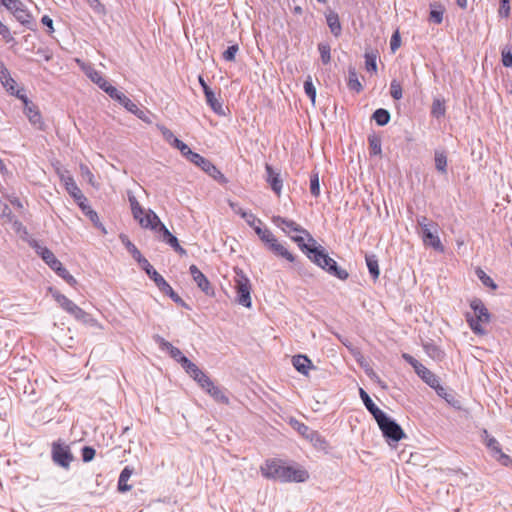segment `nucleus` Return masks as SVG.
I'll return each mask as SVG.
<instances>
[{
    "instance_id": "nucleus-1",
    "label": "nucleus",
    "mask_w": 512,
    "mask_h": 512,
    "mask_svg": "<svg viewBox=\"0 0 512 512\" xmlns=\"http://www.w3.org/2000/svg\"><path fill=\"white\" fill-rule=\"evenodd\" d=\"M291 239L297 243L298 247L316 265L341 280H346L348 278V272L345 269L340 268L336 261L325 253L321 246L317 247L315 246L316 244H313L312 242L305 243L304 237L301 235L291 236Z\"/></svg>"
},
{
    "instance_id": "nucleus-2",
    "label": "nucleus",
    "mask_w": 512,
    "mask_h": 512,
    "mask_svg": "<svg viewBox=\"0 0 512 512\" xmlns=\"http://www.w3.org/2000/svg\"><path fill=\"white\" fill-rule=\"evenodd\" d=\"M261 473L265 478L280 482H305L309 474L305 469L285 466L279 460H267L261 466Z\"/></svg>"
},
{
    "instance_id": "nucleus-3",
    "label": "nucleus",
    "mask_w": 512,
    "mask_h": 512,
    "mask_svg": "<svg viewBox=\"0 0 512 512\" xmlns=\"http://www.w3.org/2000/svg\"><path fill=\"white\" fill-rule=\"evenodd\" d=\"M416 222L421 228V236L425 246H430L438 252H444V246L438 236V224L426 216H417Z\"/></svg>"
},
{
    "instance_id": "nucleus-4",
    "label": "nucleus",
    "mask_w": 512,
    "mask_h": 512,
    "mask_svg": "<svg viewBox=\"0 0 512 512\" xmlns=\"http://www.w3.org/2000/svg\"><path fill=\"white\" fill-rule=\"evenodd\" d=\"M375 420L381 429L383 436L388 441L398 442L405 437V433L401 426L396 423L395 420L390 418L385 412H383Z\"/></svg>"
},
{
    "instance_id": "nucleus-5",
    "label": "nucleus",
    "mask_w": 512,
    "mask_h": 512,
    "mask_svg": "<svg viewBox=\"0 0 512 512\" xmlns=\"http://www.w3.org/2000/svg\"><path fill=\"white\" fill-rule=\"evenodd\" d=\"M470 307L473 309L476 319L467 316V321L470 328L475 334L483 335L485 330L482 328L481 323H488L490 321V313L485 307L484 303L480 299H473L470 303Z\"/></svg>"
},
{
    "instance_id": "nucleus-6",
    "label": "nucleus",
    "mask_w": 512,
    "mask_h": 512,
    "mask_svg": "<svg viewBox=\"0 0 512 512\" xmlns=\"http://www.w3.org/2000/svg\"><path fill=\"white\" fill-rule=\"evenodd\" d=\"M128 201L130 203L134 219L142 228H148V226H151V221H158V216L156 213L152 210L145 211V209H143L139 204L134 194L130 191L128 192Z\"/></svg>"
},
{
    "instance_id": "nucleus-7",
    "label": "nucleus",
    "mask_w": 512,
    "mask_h": 512,
    "mask_svg": "<svg viewBox=\"0 0 512 512\" xmlns=\"http://www.w3.org/2000/svg\"><path fill=\"white\" fill-rule=\"evenodd\" d=\"M235 288L237 292V302L244 307H251V285L248 277L242 270L236 271Z\"/></svg>"
},
{
    "instance_id": "nucleus-8",
    "label": "nucleus",
    "mask_w": 512,
    "mask_h": 512,
    "mask_svg": "<svg viewBox=\"0 0 512 512\" xmlns=\"http://www.w3.org/2000/svg\"><path fill=\"white\" fill-rule=\"evenodd\" d=\"M16 97L23 102V111L29 122L38 130L44 129V121L37 106L24 93L17 91Z\"/></svg>"
},
{
    "instance_id": "nucleus-9",
    "label": "nucleus",
    "mask_w": 512,
    "mask_h": 512,
    "mask_svg": "<svg viewBox=\"0 0 512 512\" xmlns=\"http://www.w3.org/2000/svg\"><path fill=\"white\" fill-rule=\"evenodd\" d=\"M403 359L409 363L415 370L416 374L431 388L438 386L439 378L431 372L428 368H426L422 363L416 360L410 354L404 353Z\"/></svg>"
},
{
    "instance_id": "nucleus-10",
    "label": "nucleus",
    "mask_w": 512,
    "mask_h": 512,
    "mask_svg": "<svg viewBox=\"0 0 512 512\" xmlns=\"http://www.w3.org/2000/svg\"><path fill=\"white\" fill-rule=\"evenodd\" d=\"M143 270L147 275L155 282L159 290L168 295L175 303L183 304L181 297L172 289V287L166 282V280L153 268L149 263L148 267H144Z\"/></svg>"
},
{
    "instance_id": "nucleus-11",
    "label": "nucleus",
    "mask_w": 512,
    "mask_h": 512,
    "mask_svg": "<svg viewBox=\"0 0 512 512\" xmlns=\"http://www.w3.org/2000/svg\"><path fill=\"white\" fill-rule=\"evenodd\" d=\"M191 163L195 164L205 173H207L213 179L219 182H226L225 176L220 172V170L207 158H204L200 154L192 155Z\"/></svg>"
},
{
    "instance_id": "nucleus-12",
    "label": "nucleus",
    "mask_w": 512,
    "mask_h": 512,
    "mask_svg": "<svg viewBox=\"0 0 512 512\" xmlns=\"http://www.w3.org/2000/svg\"><path fill=\"white\" fill-rule=\"evenodd\" d=\"M272 222L280 227L285 233L290 234V232H297L301 234H305L308 238V242H312L313 244H316V240L311 236V234L302 228L300 225H298L293 220H289L286 218H283L281 216H274L272 218Z\"/></svg>"
},
{
    "instance_id": "nucleus-13",
    "label": "nucleus",
    "mask_w": 512,
    "mask_h": 512,
    "mask_svg": "<svg viewBox=\"0 0 512 512\" xmlns=\"http://www.w3.org/2000/svg\"><path fill=\"white\" fill-rule=\"evenodd\" d=\"M29 245L53 271L61 264V262L55 257L54 253L47 247L42 246L37 240H30Z\"/></svg>"
},
{
    "instance_id": "nucleus-14",
    "label": "nucleus",
    "mask_w": 512,
    "mask_h": 512,
    "mask_svg": "<svg viewBox=\"0 0 512 512\" xmlns=\"http://www.w3.org/2000/svg\"><path fill=\"white\" fill-rule=\"evenodd\" d=\"M190 274L197 284V286L208 296L214 295V290L207 279V277L199 270L196 265H191L189 268Z\"/></svg>"
},
{
    "instance_id": "nucleus-15",
    "label": "nucleus",
    "mask_w": 512,
    "mask_h": 512,
    "mask_svg": "<svg viewBox=\"0 0 512 512\" xmlns=\"http://www.w3.org/2000/svg\"><path fill=\"white\" fill-rule=\"evenodd\" d=\"M53 460L62 467L67 468L73 459L68 446L61 444H53L52 448Z\"/></svg>"
},
{
    "instance_id": "nucleus-16",
    "label": "nucleus",
    "mask_w": 512,
    "mask_h": 512,
    "mask_svg": "<svg viewBox=\"0 0 512 512\" xmlns=\"http://www.w3.org/2000/svg\"><path fill=\"white\" fill-rule=\"evenodd\" d=\"M265 170L267 183L270 185L275 194L280 196L283 187V180L280 177V173L276 172L269 164L265 165Z\"/></svg>"
},
{
    "instance_id": "nucleus-17",
    "label": "nucleus",
    "mask_w": 512,
    "mask_h": 512,
    "mask_svg": "<svg viewBox=\"0 0 512 512\" xmlns=\"http://www.w3.org/2000/svg\"><path fill=\"white\" fill-rule=\"evenodd\" d=\"M155 342L159 345L161 350H166L169 352L171 358H173L175 361L182 364V360L186 359L187 357L182 354L180 349L177 347H174L170 342L165 340L163 337L159 335L154 336Z\"/></svg>"
},
{
    "instance_id": "nucleus-18",
    "label": "nucleus",
    "mask_w": 512,
    "mask_h": 512,
    "mask_svg": "<svg viewBox=\"0 0 512 512\" xmlns=\"http://www.w3.org/2000/svg\"><path fill=\"white\" fill-rule=\"evenodd\" d=\"M120 239L122 244L128 250V252L132 255V257L138 262V264L143 269L144 267L149 266V261L142 256L139 249L130 241V239L126 235H120Z\"/></svg>"
},
{
    "instance_id": "nucleus-19",
    "label": "nucleus",
    "mask_w": 512,
    "mask_h": 512,
    "mask_svg": "<svg viewBox=\"0 0 512 512\" xmlns=\"http://www.w3.org/2000/svg\"><path fill=\"white\" fill-rule=\"evenodd\" d=\"M98 88L102 89L105 93L109 95L113 100L117 101L121 104L124 101L126 95L119 91L116 87L110 84L104 78L98 76Z\"/></svg>"
},
{
    "instance_id": "nucleus-20",
    "label": "nucleus",
    "mask_w": 512,
    "mask_h": 512,
    "mask_svg": "<svg viewBox=\"0 0 512 512\" xmlns=\"http://www.w3.org/2000/svg\"><path fill=\"white\" fill-rule=\"evenodd\" d=\"M61 181L65 185V188H66L67 192L76 201H80L81 199H83V194H82L81 190L78 188V186L76 185L74 179L70 175L62 174L61 175Z\"/></svg>"
},
{
    "instance_id": "nucleus-21",
    "label": "nucleus",
    "mask_w": 512,
    "mask_h": 512,
    "mask_svg": "<svg viewBox=\"0 0 512 512\" xmlns=\"http://www.w3.org/2000/svg\"><path fill=\"white\" fill-rule=\"evenodd\" d=\"M294 368L303 375H308L309 370L313 368L311 360L306 355H296L292 358Z\"/></svg>"
},
{
    "instance_id": "nucleus-22",
    "label": "nucleus",
    "mask_w": 512,
    "mask_h": 512,
    "mask_svg": "<svg viewBox=\"0 0 512 512\" xmlns=\"http://www.w3.org/2000/svg\"><path fill=\"white\" fill-rule=\"evenodd\" d=\"M204 94L206 102L211 107V109L218 115H224L222 103L216 98L214 92L210 89V87H205Z\"/></svg>"
},
{
    "instance_id": "nucleus-23",
    "label": "nucleus",
    "mask_w": 512,
    "mask_h": 512,
    "mask_svg": "<svg viewBox=\"0 0 512 512\" xmlns=\"http://www.w3.org/2000/svg\"><path fill=\"white\" fill-rule=\"evenodd\" d=\"M326 22L328 27L330 28L331 33L338 37L341 34L342 27L340 24L339 16L336 12L330 11L326 15Z\"/></svg>"
},
{
    "instance_id": "nucleus-24",
    "label": "nucleus",
    "mask_w": 512,
    "mask_h": 512,
    "mask_svg": "<svg viewBox=\"0 0 512 512\" xmlns=\"http://www.w3.org/2000/svg\"><path fill=\"white\" fill-rule=\"evenodd\" d=\"M359 395L366 409L373 415L374 419L383 413V411L374 404L370 396L362 388L359 389Z\"/></svg>"
},
{
    "instance_id": "nucleus-25",
    "label": "nucleus",
    "mask_w": 512,
    "mask_h": 512,
    "mask_svg": "<svg viewBox=\"0 0 512 512\" xmlns=\"http://www.w3.org/2000/svg\"><path fill=\"white\" fill-rule=\"evenodd\" d=\"M147 229H151L155 231L158 234V238L161 241H166L170 236H172V233L168 230V228L160 221L158 218V221L155 220L151 221V226H148Z\"/></svg>"
},
{
    "instance_id": "nucleus-26",
    "label": "nucleus",
    "mask_w": 512,
    "mask_h": 512,
    "mask_svg": "<svg viewBox=\"0 0 512 512\" xmlns=\"http://www.w3.org/2000/svg\"><path fill=\"white\" fill-rule=\"evenodd\" d=\"M133 474V468L126 466L120 473L118 480V490L120 492H127L131 490V485H128V480Z\"/></svg>"
},
{
    "instance_id": "nucleus-27",
    "label": "nucleus",
    "mask_w": 512,
    "mask_h": 512,
    "mask_svg": "<svg viewBox=\"0 0 512 512\" xmlns=\"http://www.w3.org/2000/svg\"><path fill=\"white\" fill-rule=\"evenodd\" d=\"M482 439L486 445V447L491 451L492 456L500 453L502 451L500 443L491 435H489L487 430H483Z\"/></svg>"
},
{
    "instance_id": "nucleus-28",
    "label": "nucleus",
    "mask_w": 512,
    "mask_h": 512,
    "mask_svg": "<svg viewBox=\"0 0 512 512\" xmlns=\"http://www.w3.org/2000/svg\"><path fill=\"white\" fill-rule=\"evenodd\" d=\"M269 249L276 255L285 258L289 262L295 261L293 254H291L282 244H280L277 239L269 246Z\"/></svg>"
},
{
    "instance_id": "nucleus-29",
    "label": "nucleus",
    "mask_w": 512,
    "mask_h": 512,
    "mask_svg": "<svg viewBox=\"0 0 512 512\" xmlns=\"http://www.w3.org/2000/svg\"><path fill=\"white\" fill-rule=\"evenodd\" d=\"M0 82L2 86L5 88V90L11 95L16 96L17 91L23 93L22 89H16L17 82L11 77L10 73H7L6 75L2 76L0 78Z\"/></svg>"
},
{
    "instance_id": "nucleus-30",
    "label": "nucleus",
    "mask_w": 512,
    "mask_h": 512,
    "mask_svg": "<svg viewBox=\"0 0 512 512\" xmlns=\"http://www.w3.org/2000/svg\"><path fill=\"white\" fill-rule=\"evenodd\" d=\"M120 105L125 107L129 112L136 115L139 119L148 121L146 113L143 110L139 109L138 106L135 103H133L127 96L125 97L124 101L121 102Z\"/></svg>"
},
{
    "instance_id": "nucleus-31",
    "label": "nucleus",
    "mask_w": 512,
    "mask_h": 512,
    "mask_svg": "<svg viewBox=\"0 0 512 512\" xmlns=\"http://www.w3.org/2000/svg\"><path fill=\"white\" fill-rule=\"evenodd\" d=\"M66 311L70 313L75 319L83 321L84 323L92 320L91 316L79 308L74 302L69 305Z\"/></svg>"
},
{
    "instance_id": "nucleus-32",
    "label": "nucleus",
    "mask_w": 512,
    "mask_h": 512,
    "mask_svg": "<svg viewBox=\"0 0 512 512\" xmlns=\"http://www.w3.org/2000/svg\"><path fill=\"white\" fill-rule=\"evenodd\" d=\"M66 311L70 313L75 319L83 321L84 323L92 320L91 316L79 308L74 302L69 305Z\"/></svg>"
},
{
    "instance_id": "nucleus-33",
    "label": "nucleus",
    "mask_w": 512,
    "mask_h": 512,
    "mask_svg": "<svg viewBox=\"0 0 512 512\" xmlns=\"http://www.w3.org/2000/svg\"><path fill=\"white\" fill-rule=\"evenodd\" d=\"M365 260H366V264H367V267H368L371 277L374 280L378 279L380 270H379L378 259H377L376 255H374V254L366 255Z\"/></svg>"
},
{
    "instance_id": "nucleus-34",
    "label": "nucleus",
    "mask_w": 512,
    "mask_h": 512,
    "mask_svg": "<svg viewBox=\"0 0 512 512\" xmlns=\"http://www.w3.org/2000/svg\"><path fill=\"white\" fill-rule=\"evenodd\" d=\"M372 119L379 125L385 126L390 121V113L388 110L379 108L374 111Z\"/></svg>"
},
{
    "instance_id": "nucleus-35",
    "label": "nucleus",
    "mask_w": 512,
    "mask_h": 512,
    "mask_svg": "<svg viewBox=\"0 0 512 512\" xmlns=\"http://www.w3.org/2000/svg\"><path fill=\"white\" fill-rule=\"evenodd\" d=\"M255 233L259 236V238L268 245V247L275 242L276 238L272 234V232L267 228H262L261 226L255 227Z\"/></svg>"
},
{
    "instance_id": "nucleus-36",
    "label": "nucleus",
    "mask_w": 512,
    "mask_h": 512,
    "mask_svg": "<svg viewBox=\"0 0 512 512\" xmlns=\"http://www.w3.org/2000/svg\"><path fill=\"white\" fill-rule=\"evenodd\" d=\"M348 87L351 90H354L356 92H360L362 90V84L360 83L358 79L357 72L355 68L350 67L348 70Z\"/></svg>"
},
{
    "instance_id": "nucleus-37",
    "label": "nucleus",
    "mask_w": 512,
    "mask_h": 512,
    "mask_svg": "<svg viewBox=\"0 0 512 512\" xmlns=\"http://www.w3.org/2000/svg\"><path fill=\"white\" fill-rule=\"evenodd\" d=\"M444 8L441 5L431 4L429 20L435 24H441L443 21Z\"/></svg>"
},
{
    "instance_id": "nucleus-38",
    "label": "nucleus",
    "mask_w": 512,
    "mask_h": 512,
    "mask_svg": "<svg viewBox=\"0 0 512 512\" xmlns=\"http://www.w3.org/2000/svg\"><path fill=\"white\" fill-rule=\"evenodd\" d=\"M446 108L443 100L436 98L433 100L431 114L435 118H441L445 115Z\"/></svg>"
},
{
    "instance_id": "nucleus-39",
    "label": "nucleus",
    "mask_w": 512,
    "mask_h": 512,
    "mask_svg": "<svg viewBox=\"0 0 512 512\" xmlns=\"http://www.w3.org/2000/svg\"><path fill=\"white\" fill-rule=\"evenodd\" d=\"M370 153L373 155H380L382 153L381 138L375 134L368 137Z\"/></svg>"
},
{
    "instance_id": "nucleus-40",
    "label": "nucleus",
    "mask_w": 512,
    "mask_h": 512,
    "mask_svg": "<svg viewBox=\"0 0 512 512\" xmlns=\"http://www.w3.org/2000/svg\"><path fill=\"white\" fill-rule=\"evenodd\" d=\"M208 394L218 403H229V398L225 395L224 391L216 385H214V387L211 389V392H208Z\"/></svg>"
},
{
    "instance_id": "nucleus-41",
    "label": "nucleus",
    "mask_w": 512,
    "mask_h": 512,
    "mask_svg": "<svg viewBox=\"0 0 512 512\" xmlns=\"http://www.w3.org/2000/svg\"><path fill=\"white\" fill-rule=\"evenodd\" d=\"M59 277L65 280L69 285L74 286L76 279L63 267L62 263L54 270Z\"/></svg>"
},
{
    "instance_id": "nucleus-42",
    "label": "nucleus",
    "mask_w": 512,
    "mask_h": 512,
    "mask_svg": "<svg viewBox=\"0 0 512 512\" xmlns=\"http://www.w3.org/2000/svg\"><path fill=\"white\" fill-rule=\"evenodd\" d=\"M310 192L314 197L320 195L319 173L313 171L310 176Z\"/></svg>"
},
{
    "instance_id": "nucleus-43",
    "label": "nucleus",
    "mask_w": 512,
    "mask_h": 512,
    "mask_svg": "<svg viewBox=\"0 0 512 512\" xmlns=\"http://www.w3.org/2000/svg\"><path fill=\"white\" fill-rule=\"evenodd\" d=\"M377 54L374 52H366L365 53V67L366 70L369 72H376L377 71V64H376Z\"/></svg>"
},
{
    "instance_id": "nucleus-44",
    "label": "nucleus",
    "mask_w": 512,
    "mask_h": 512,
    "mask_svg": "<svg viewBox=\"0 0 512 512\" xmlns=\"http://www.w3.org/2000/svg\"><path fill=\"white\" fill-rule=\"evenodd\" d=\"M292 427L298 431L299 434H301L306 439H309L310 433L313 432L307 425H305L302 422H299L298 420H292L291 421Z\"/></svg>"
},
{
    "instance_id": "nucleus-45",
    "label": "nucleus",
    "mask_w": 512,
    "mask_h": 512,
    "mask_svg": "<svg viewBox=\"0 0 512 512\" xmlns=\"http://www.w3.org/2000/svg\"><path fill=\"white\" fill-rule=\"evenodd\" d=\"M318 50L320 52L321 61L323 64H328L331 61V48L328 43H319Z\"/></svg>"
},
{
    "instance_id": "nucleus-46",
    "label": "nucleus",
    "mask_w": 512,
    "mask_h": 512,
    "mask_svg": "<svg viewBox=\"0 0 512 512\" xmlns=\"http://www.w3.org/2000/svg\"><path fill=\"white\" fill-rule=\"evenodd\" d=\"M304 90L306 95L311 99L312 103H315L316 88L312 82L311 76H308L304 82Z\"/></svg>"
},
{
    "instance_id": "nucleus-47",
    "label": "nucleus",
    "mask_w": 512,
    "mask_h": 512,
    "mask_svg": "<svg viewBox=\"0 0 512 512\" xmlns=\"http://www.w3.org/2000/svg\"><path fill=\"white\" fill-rule=\"evenodd\" d=\"M435 166L436 169L445 174L447 172V157L443 153H436L435 154Z\"/></svg>"
},
{
    "instance_id": "nucleus-48",
    "label": "nucleus",
    "mask_w": 512,
    "mask_h": 512,
    "mask_svg": "<svg viewBox=\"0 0 512 512\" xmlns=\"http://www.w3.org/2000/svg\"><path fill=\"white\" fill-rule=\"evenodd\" d=\"M476 274H477L478 278L481 280L483 285H485L486 287H489L493 290H495L497 288V285L495 284L493 279L490 276H488L483 270L478 269L476 271Z\"/></svg>"
},
{
    "instance_id": "nucleus-49",
    "label": "nucleus",
    "mask_w": 512,
    "mask_h": 512,
    "mask_svg": "<svg viewBox=\"0 0 512 512\" xmlns=\"http://www.w3.org/2000/svg\"><path fill=\"white\" fill-rule=\"evenodd\" d=\"M76 63L79 65V67L84 71V73L88 76V78L91 79L92 82L96 83V72L94 69L87 65L84 61L80 59H75Z\"/></svg>"
},
{
    "instance_id": "nucleus-50",
    "label": "nucleus",
    "mask_w": 512,
    "mask_h": 512,
    "mask_svg": "<svg viewBox=\"0 0 512 512\" xmlns=\"http://www.w3.org/2000/svg\"><path fill=\"white\" fill-rule=\"evenodd\" d=\"M242 218L247 222V224L252 227L255 230V227L261 226L262 221L258 219L253 213L251 212H243Z\"/></svg>"
},
{
    "instance_id": "nucleus-51",
    "label": "nucleus",
    "mask_w": 512,
    "mask_h": 512,
    "mask_svg": "<svg viewBox=\"0 0 512 512\" xmlns=\"http://www.w3.org/2000/svg\"><path fill=\"white\" fill-rule=\"evenodd\" d=\"M164 243L171 246L180 255H186L187 251L179 244L178 239L172 234Z\"/></svg>"
},
{
    "instance_id": "nucleus-52",
    "label": "nucleus",
    "mask_w": 512,
    "mask_h": 512,
    "mask_svg": "<svg viewBox=\"0 0 512 512\" xmlns=\"http://www.w3.org/2000/svg\"><path fill=\"white\" fill-rule=\"evenodd\" d=\"M239 50V47L237 44L229 46L224 52H223V59L228 62L235 61L236 54Z\"/></svg>"
},
{
    "instance_id": "nucleus-53",
    "label": "nucleus",
    "mask_w": 512,
    "mask_h": 512,
    "mask_svg": "<svg viewBox=\"0 0 512 512\" xmlns=\"http://www.w3.org/2000/svg\"><path fill=\"white\" fill-rule=\"evenodd\" d=\"M53 297L56 302L66 311L71 305L72 301L68 299L65 295L59 293L58 291L53 292Z\"/></svg>"
},
{
    "instance_id": "nucleus-54",
    "label": "nucleus",
    "mask_w": 512,
    "mask_h": 512,
    "mask_svg": "<svg viewBox=\"0 0 512 512\" xmlns=\"http://www.w3.org/2000/svg\"><path fill=\"white\" fill-rule=\"evenodd\" d=\"M390 94L395 100L402 98V87L396 80H393L390 84Z\"/></svg>"
},
{
    "instance_id": "nucleus-55",
    "label": "nucleus",
    "mask_w": 512,
    "mask_h": 512,
    "mask_svg": "<svg viewBox=\"0 0 512 512\" xmlns=\"http://www.w3.org/2000/svg\"><path fill=\"white\" fill-rule=\"evenodd\" d=\"M181 366L190 376H193L196 372L199 371L198 366L191 362L188 358L182 360Z\"/></svg>"
},
{
    "instance_id": "nucleus-56",
    "label": "nucleus",
    "mask_w": 512,
    "mask_h": 512,
    "mask_svg": "<svg viewBox=\"0 0 512 512\" xmlns=\"http://www.w3.org/2000/svg\"><path fill=\"white\" fill-rule=\"evenodd\" d=\"M510 1L511 0H500L499 16L508 18L510 16Z\"/></svg>"
},
{
    "instance_id": "nucleus-57",
    "label": "nucleus",
    "mask_w": 512,
    "mask_h": 512,
    "mask_svg": "<svg viewBox=\"0 0 512 512\" xmlns=\"http://www.w3.org/2000/svg\"><path fill=\"white\" fill-rule=\"evenodd\" d=\"M498 462H500L503 466H510L512 465V459L510 456L505 454L503 451H500V453L493 456Z\"/></svg>"
},
{
    "instance_id": "nucleus-58",
    "label": "nucleus",
    "mask_w": 512,
    "mask_h": 512,
    "mask_svg": "<svg viewBox=\"0 0 512 512\" xmlns=\"http://www.w3.org/2000/svg\"><path fill=\"white\" fill-rule=\"evenodd\" d=\"M502 64L505 67H512V52H511V49L504 48L502 50Z\"/></svg>"
},
{
    "instance_id": "nucleus-59",
    "label": "nucleus",
    "mask_w": 512,
    "mask_h": 512,
    "mask_svg": "<svg viewBox=\"0 0 512 512\" xmlns=\"http://www.w3.org/2000/svg\"><path fill=\"white\" fill-rule=\"evenodd\" d=\"M308 440H310L317 447H323V445L326 443L324 438H322L321 435L314 430L312 433H310Z\"/></svg>"
},
{
    "instance_id": "nucleus-60",
    "label": "nucleus",
    "mask_w": 512,
    "mask_h": 512,
    "mask_svg": "<svg viewBox=\"0 0 512 512\" xmlns=\"http://www.w3.org/2000/svg\"><path fill=\"white\" fill-rule=\"evenodd\" d=\"M13 14L21 23L28 22L29 14L25 9H23L22 6H20L16 11H14Z\"/></svg>"
},
{
    "instance_id": "nucleus-61",
    "label": "nucleus",
    "mask_w": 512,
    "mask_h": 512,
    "mask_svg": "<svg viewBox=\"0 0 512 512\" xmlns=\"http://www.w3.org/2000/svg\"><path fill=\"white\" fill-rule=\"evenodd\" d=\"M401 45V39H400V35H399V32L396 31L392 37H391V40H390V48H391V51L392 52H395Z\"/></svg>"
},
{
    "instance_id": "nucleus-62",
    "label": "nucleus",
    "mask_w": 512,
    "mask_h": 512,
    "mask_svg": "<svg viewBox=\"0 0 512 512\" xmlns=\"http://www.w3.org/2000/svg\"><path fill=\"white\" fill-rule=\"evenodd\" d=\"M181 154L187 159V160H191L192 159V155H196L197 153L196 152H193L187 144H185L184 142L180 145L179 149H178Z\"/></svg>"
},
{
    "instance_id": "nucleus-63",
    "label": "nucleus",
    "mask_w": 512,
    "mask_h": 512,
    "mask_svg": "<svg viewBox=\"0 0 512 512\" xmlns=\"http://www.w3.org/2000/svg\"><path fill=\"white\" fill-rule=\"evenodd\" d=\"M181 154L187 159V160H191L192 159V155H196L197 153L196 152H193L187 144H185L184 142L180 145L179 149H178Z\"/></svg>"
},
{
    "instance_id": "nucleus-64",
    "label": "nucleus",
    "mask_w": 512,
    "mask_h": 512,
    "mask_svg": "<svg viewBox=\"0 0 512 512\" xmlns=\"http://www.w3.org/2000/svg\"><path fill=\"white\" fill-rule=\"evenodd\" d=\"M95 450L92 447H84L82 449V458L84 462L91 461L95 456Z\"/></svg>"
}]
</instances>
